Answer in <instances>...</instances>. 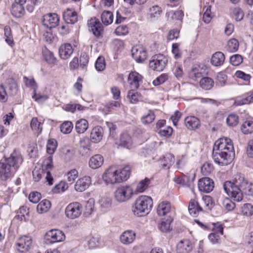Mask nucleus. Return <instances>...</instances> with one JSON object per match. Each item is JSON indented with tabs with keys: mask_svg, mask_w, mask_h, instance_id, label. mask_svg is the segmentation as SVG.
<instances>
[{
	"mask_svg": "<svg viewBox=\"0 0 253 253\" xmlns=\"http://www.w3.org/2000/svg\"><path fill=\"white\" fill-rule=\"evenodd\" d=\"M223 188L231 199L235 202H240L243 198V192L250 194L253 191V184L241 174L236 175L233 181H227Z\"/></svg>",
	"mask_w": 253,
	"mask_h": 253,
	"instance_id": "f257e3e1",
	"label": "nucleus"
},
{
	"mask_svg": "<svg viewBox=\"0 0 253 253\" xmlns=\"http://www.w3.org/2000/svg\"><path fill=\"white\" fill-rule=\"evenodd\" d=\"M235 156L232 140L227 137L220 138L216 140L212 150L214 161L221 166L229 164Z\"/></svg>",
	"mask_w": 253,
	"mask_h": 253,
	"instance_id": "f03ea898",
	"label": "nucleus"
},
{
	"mask_svg": "<svg viewBox=\"0 0 253 253\" xmlns=\"http://www.w3.org/2000/svg\"><path fill=\"white\" fill-rule=\"evenodd\" d=\"M23 162L20 153L14 151L10 156L6 159L5 163H0V177L6 180L17 171Z\"/></svg>",
	"mask_w": 253,
	"mask_h": 253,
	"instance_id": "7ed1b4c3",
	"label": "nucleus"
},
{
	"mask_svg": "<svg viewBox=\"0 0 253 253\" xmlns=\"http://www.w3.org/2000/svg\"><path fill=\"white\" fill-rule=\"evenodd\" d=\"M153 204V200L150 196H140L133 204L131 211L134 215L138 217L143 216L150 212Z\"/></svg>",
	"mask_w": 253,
	"mask_h": 253,
	"instance_id": "20e7f679",
	"label": "nucleus"
},
{
	"mask_svg": "<svg viewBox=\"0 0 253 253\" xmlns=\"http://www.w3.org/2000/svg\"><path fill=\"white\" fill-rule=\"evenodd\" d=\"M167 58L162 54L154 55L149 61L150 68L158 72L162 71L166 68L168 64Z\"/></svg>",
	"mask_w": 253,
	"mask_h": 253,
	"instance_id": "39448f33",
	"label": "nucleus"
},
{
	"mask_svg": "<svg viewBox=\"0 0 253 253\" xmlns=\"http://www.w3.org/2000/svg\"><path fill=\"white\" fill-rule=\"evenodd\" d=\"M133 194L132 188L128 185L118 187L114 193L115 199L119 202H125L128 200Z\"/></svg>",
	"mask_w": 253,
	"mask_h": 253,
	"instance_id": "423d86ee",
	"label": "nucleus"
},
{
	"mask_svg": "<svg viewBox=\"0 0 253 253\" xmlns=\"http://www.w3.org/2000/svg\"><path fill=\"white\" fill-rule=\"evenodd\" d=\"M65 239L64 233L58 229H51L45 233L44 240L46 244H53L63 241Z\"/></svg>",
	"mask_w": 253,
	"mask_h": 253,
	"instance_id": "0eeeda50",
	"label": "nucleus"
},
{
	"mask_svg": "<svg viewBox=\"0 0 253 253\" xmlns=\"http://www.w3.org/2000/svg\"><path fill=\"white\" fill-rule=\"evenodd\" d=\"M102 179L107 184H114L121 182L118 170L114 167H111L105 170L102 175Z\"/></svg>",
	"mask_w": 253,
	"mask_h": 253,
	"instance_id": "6e6552de",
	"label": "nucleus"
},
{
	"mask_svg": "<svg viewBox=\"0 0 253 253\" xmlns=\"http://www.w3.org/2000/svg\"><path fill=\"white\" fill-rule=\"evenodd\" d=\"M83 212V207L78 202H73L69 204L65 209L66 216L72 219L80 216Z\"/></svg>",
	"mask_w": 253,
	"mask_h": 253,
	"instance_id": "1a4fd4ad",
	"label": "nucleus"
},
{
	"mask_svg": "<svg viewBox=\"0 0 253 253\" xmlns=\"http://www.w3.org/2000/svg\"><path fill=\"white\" fill-rule=\"evenodd\" d=\"M41 167V169H43V172L45 173L46 182L49 185H52L53 184V178L50 171L53 169L52 157L50 156L45 158L43 161Z\"/></svg>",
	"mask_w": 253,
	"mask_h": 253,
	"instance_id": "9d476101",
	"label": "nucleus"
},
{
	"mask_svg": "<svg viewBox=\"0 0 253 253\" xmlns=\"http://www.w3.org/2000/svg\"><path fill=\"white\" fill-rule=\"evenodd\" d=\"M32 239L28 236H23L20 237L15 244V247L18 252L21 253H27L32 245Z\"/></svg>",
	"mask_w": 253,
	"mask_h": 253,
	"instance_id": "9b49d317",
	"label": "nucleus"
},
{
	"mask_svg": "<svg viewBox=\"0 0 253 253\" xmlns=\"http://www.w3.org/2000/svg\"><path fill=\"white\" fill-rule=\"evenodd\" d=\"M131 55L137 62L141 63L146 59L147 53L144 47L141 45H136L132 47Z\"/></svg>",
	"mask_w": 253,
	"mask_h": 253,
	"instance_id": "f8f14e48",
	"label": "nucleus"
},
{
	"mask_svg": "<svg viewBox=\"0 0 253 253\" xmlns=\"http://www.w3.org/2000/svg\"><path fill=\"white\" fill-rule=\"evenodd\" d=\"M142 76L136 71L131 72L127 78V83L130 88L137 89L142 82Z\"/></svg>",
	"mask_w": 253,
	"mask_h": 253,
	"instance_id": "ddd939ff",
	"label": "nucleus"
},
{
	"mask_svg": "<svg viewBox=\"0 0 253 253\" xmlns=\"http://www.w3.org/2000/svg\"><path fill=\"white\" fill-rule=\"evenodd\" d=\"M59 21L57 14L49 13L43 16L42 24L47 28H52L57 26Z\"/></svg>",
	"mask_w": 253,
	"mask_h": 253,
	"instance_id": "4468645a",
	"label": "nucleus"
},
{
	"mask_svg": "<svg viewBox=\"0 0 253 253\" xmlns=\"http://www.w3.org/2000/svg\"><path fill=\"white\" fill-rule=\"evenodd\" d=\"M213 182L209 177H204L199 180L198 188L201 192L210 193L213 190Z\"/></svg>",
	"mask_w": 253,
	"mask_h": 253,
	"instance_id": "2eb2a0df",
	"label": "nucleus"
},
{
	"mask_svg": "<svg viewBox=\"0 0 253 253\" xmlns=\"http://www.w3.org/2000/svg\"><path fill=\"white\" fill-rule=\"evenodd\" d=\"M91 183V178L88 176H85L79 178L75 185L74 188L76 191L82 192L89 187Z\"/></svg>",
	"mask_w": 253,
	"mask_h": 253,
	"instance_id": "dca6fc26",
	"label": "nucleus"
},
{
	"mask_svg": "<svg viewBox=\"0 0 253 253\" xmlns=\"http://www.w3.org/2000/svg\"><path fill=\"white\" fill-rule=\"evenodd\" d=\"M89 30L92 31L94 35L99 37L103 32L101 23L96 18H92L88 22Z\"/></svg>",
	"mask_w": 253,
	"mask_h": 253,
	"instance_id": "f3484780",
	"label": "nucleus"
},
{
	"mask_svg": "<svg viewBox=\"0 0 253 253\" xmlns=\"http://www.w3.org/2000/svg\"><path fill=\"white\" fill-rule=\"evenodd\" d=\"M136 238V233L132 230H127L120 235L121 242L126 245L132 243Z\"/></svg>",
	"mask_w": 253,
	"mask_h": 253,
	"instance_id": "a211bd4d",
	"label": "nucleus"
},
{
	"mask_svg": "<svg viewBox=\"0 0 253 253\" xmlns=\"http://www.w3.org/2000/svg\"><path fill=\"white\" fill-rule=\"evenodd\" d=\"M206 68L203 65H194L189 72V76L193 80L201 78L205 74Z\"/></svg>",
	"mask_w": 253,
	"mask_h": 253,
	"instance_id": "6ab92c4d",
	"label": "nucleus"
},
{
	"mask_svg": "<svg viewBox=\"0 0 253 253\" xmlns=\"http://www.w3.org/2000/svg\"><path fill=\"white\" fill-rule=\"evenodd\" d=\"M80 153L82 156H86L89 155V152L91 151L90 140L87 137L81 138L80 140Z\"/></svg>",
	"mask_w": 253,
	"mask_h": 253,
	"instance_id": "aec40b11",
	"label": "nucleus"
},
{
	"mask_svg": "<svg viewBox=\"0 0 253 253\" xmlns=\"http://www.w3.org/2000/svg\"><path fill=\"white\" fill-rule=\"evenodd\" d=\"M162 12L161 7L157 5H153L148 9L147 18L151 21L156 20L161 16Z\"/></svg>",
	"mask_w": 253,
	"mask_h": 253,
	"instance_id": "412c9836",
	"label": "nucleus"
},
{
	"mask_svg": "<svg viewBox=\"0 0 253 253\" xmlns=\"http://www.w3.org/2000/svg\"><path fill=\"white\" fill-rule=\"evenodd\" d=\"M133 141L131 136L127 132H124L121 133L119 140V145L130 149L132 148Z\"/></svg>",
	"mask_w": 253,
	"mask_h": 253,
	"instance_id": "4be33fe9",
	"label": "nucleus"
},
{
	"mask_svg": "<svg viewBox=\"0 0 253 253\" xmlns=\"http://www.w3.org/2000/svg\"><path fill=\"white\" fill-rule=\"evenodd\" d=\"M193 249V246L190 240L185 239L180 241L177 245V253H189Z\"/></svg>",
	"mask_w": 253,
	"mask_h": 253,
	"instance_id": "5701e85b",
	"label": "nucleus"
},
{
	"mask_svg": "<svg viewBox=\"0 0 253 253\" xmlns=\"http://www.w3.org/2000/svg\"><path fill=\"white\" fill-rule=\"evenodd\" d=\"M73 52L72 46L69 43L62 44L59 48V54L62 59H67L70 57Z\"/></svg>",
	"mask_w": 253,
	"mask_h": 253,
	"instance_id": "b1692460",
	"label": "nucleus"
},
{
	"mask_svg": "<svg viewBox=\"0 0 253 253\" xmlns=\"http://www.w3.org/2000/svg\"><path fill=\"white\" fill-rule=\"evenodd\" d=\"M65 21L68 24H73L78 21V15L74 9L67 8L63 14Z\"/></svg>",
	"mask_w": 253,
	"mask_h": 253,
	"instance_id": "393cba45",
	"label": "nucleus"
},
{
	"mask_svg": "<svg viewBox=\"0 0 253 253\" xmlns=\"http://www.w3.org/2000/svg\"><path fill=\"white\" fill-rule=\"evenodd\" d=\"M103 135V128L100 126L94 127L90 132V140L95 143L99 142Z\"/></svg>",
	"mask_w": 253,
	"mask_h": 253,
	"instance_id": "a878e982",
	"label": "nucleus"
},
{
	"mask_svg": "<svg viewBox=\"0 0 253 253\" xmlns=\"http://www.w3.org/2000/svg\"><path fill=\"white\" fill-rule=\"evenodd\" d=\"M186 127L190 130H194L198 128L200 126L199 120L194 116L187 117L184 120Z\"/></svg>",
	"mask_w": 253,
	"mask_h": 253,
	"instance_id": "bb28decb",
	"label": "nucleus"
},
{
	"mask_svg": "<svg viewBox=\"0 0 253 253\" xmlns=\"http://www.w3.org/2000/svg\"><path fill=\"white\" fill-rule=\"evenodd\" d=\"M253 103V90L249 92L242 96L237 97L235 100L236 105H242Z\"/></svg>",
	"mask_w": 253,
	"mask_h": 253,
	"instance_id": "cd10ccee",
	"label": "nucleus"
},
{
	"mask_svg": "<svg viewBox=\"0 0 253 253\" xmlns=\"http://www.w3.org/2000/svg\"><path fill=\"white\" fill-rule=\"evenodd\" d=\"M104 158L99 154H96L90 158L88 165L92 169H96L100 168L103 164Z\"/></svg>",
	"mask_w": 253,
	"mask_h": 253,
	"instance_id": "c85d7f7f",
	"label": "nucleus"
},
{
	"mask_svg": "<svg viewBox=\"0 0 253 253\" xmlns=\"http://www.w3.org/2000/svg\"><path fill=\"white\" fill-rule=\"evenodd\" d=\"M224 54L220 51L215 52L211 56V64L215 67L221 66L224 64Z\"/></svg>",
	"mask_w": 253,
	"mask_h": 253,
	"instance_id": "c756f323",
	"label": "nucleus"
},
{
	"mask_svg": "<svg viewBox=\"0 0 253 253\" xmlns=\"http://www.w3.org/2000/svg\"><path fill=\"white\" fill-rule=\"evenodd\" d=\"M88 128V121L84 119H81L76 121L75 129L79 134L84 133Z\"/></svg>",
	"mask_w": 253,
	"mask_h": 253,
	"instance_id": "7c9ffc66",
	"label": "nucleus"
},
{
	"mask_svg": "<svg viewBox=\"0 0 253 253\" xmlns=\"http://www.w3.org/2000/svg\"><path fill=\"white\" fill-rule=\"evenodd\" d=\"M174 156L170 153L166 154L161 161L162 167L166 169H169L174 162Z\"/></svg>",
	"mask_w": 253,
	"mask_h": 253,
	"instance_id": "2f4dec72",
	"label": "nucleus"
},
{
	"mask_svg": "<svg viewBox=\"0 0 253 253\" xmlns=\"http://www.w3.org/2000/svg\"><path fill=\"white\" fill-rule=\"evenodd\" d=\"M188 211L191 215L196 216L199 212L202 211V208L197 201L191 200L188 206Z\"/></svg>",
	"mask_w": 253,
	"mask_h": 253,
	"instance_id": "473e14b6",
	"label": "nucleus"
},
{
	"mask_svg": "<svg viewBox=\"0 0 253 253\" xmlns=\"http://www.w3.org/2000/svg\"><path fill=\"white\" fill-rule=\"evenodd\" d=\"M24 5L13 3L11 6V12L15 17L20 18L25 13Z\"/></svg>",
	"mask_w": 253,
	"mask_h": 253,
	"instance_id": "72a5a7b5",
	"label": "nucleus"
},
{
	"mask_svg": "<svg viewBox=\"0 0 253 253\" xmlns=\"http://www.w3.org/2000/svg\"><path fill=\"white\" fill-rule=\"evenodd\" d=\"M170 203L168 202H162L157 208V211L159 215L164 216L170 211Z\"/></svg>",
	"mask_w": 253,
	"mask_h": 253,
	"instance_id": "f704fd0d",
	"label": "nucleus"
},
{
	"mask_svg": "<svg viewBox=\"0 0 253 253\" xmlns=\"http://www.w3.org/2000/svg\"><path fill=\"white\" fill-rule=\"evenodd\" d=\"M151 183L150 179L145 178L141 180L137 185L135 189V192L138 193L144 192L149 187Z\"/></svg>",
	"mask_w": 253,
	"mask_h": 253,
	"instance_id": "c9c22d12",
	"label": "nucleus"
},
{
	"mask_svg": "<svg viewBox=\"0 0 253 253\" xmlns=\"http://www.w3.org/2000/svg\"><path fill=\"white\" fill-rule=\"evenodd\" d=\"M118 170L121 182L126 180L129 178L130 174V168L129 166H126Z\"/></svg>",
	"mask_w": 253,
	"mask_h": 253,
	"instance_id": "e433bc0d",
	"label": "nucleus"
},
{
	"mask_svg": "<svg viewBox=\"0 0 253 253\" xmlns=\"http://www.w3.org/2000/svg\"><path fill=\"white\" fill-rule=\"evenodd\" d=\"M42 55L45 60L50 64L55 63L56 58L55 57L52 52L49 50L47 48L44 47L42 49Z\"/></svg>",
	"mask_w": 253,
	"mask_h": 253,
	"instance_id": "4c0bfd02",
	"label": "nucleus"
},
{
	"mask_svg": "<svg viewBox=\"0 0 253 253\" xmlns=\"http://www.w3.org/2000/svg\"><path fill=\"white\" fill-rule=\"evenodd\" d=\"M172 222V219L170 218H168L166 220H162L159 224V229L163 232H168L172 230L171 223Z\"/></svg>",
	"mask_w": 253,
	"mask_h": 253,
	"instance_id": "58836bf2",
	"label": "nucleus"
},
{
	"mask_svg": "<svg viewBox=\"0 0 253 253\" xmlns=\"http://www.w3.org/2000/svg\"><path fill=\"white\" fill-rule=\"evenodd\" d=\"M155 119V115L153 110H149L141 117V122L144 125L152 123Z\"/></svg>",
	"mask_w": 253,
	"mask_h": 253,
	"instance_id": "ea45409f",
	"label": "nucleus"
},
{
	"mask_svg": "<svg viewBox=\"0 0 253 253\" xmlns=\"http://www.w3.org/2000/svg\"><path fill=\"white\" fill-rule=\"evenodd\" d=\"M132 89L127 92V98L131 103L135 104L141 99V96L139 93Z\"/></svg>",
	"mask_w": 253,
	"mask_h": 253,
	"instance_id": "a19ab883",
	"label": "nucleus"
},
{
	"mask_svg": "<svg viewBox=\"0 0 253 253\" xmlns=\"http://www.w3.org/2000/svg\"><path fill=\"white\" fill-rule=\"evenodd\" d=\"M51 207L50 202L47 200L42 201L37 207L38 213H42L47 212Z\"/></svg>",
	"mask_w": 253,
	"mask_h": 253,
	"instance_id": "79ce46f5",
	"label": "nucleus"
},
{
	"mask_svg": "<svg viewBox=\"0 0 253 253\" xmlns=\"http://www.w3.org/2000/svg\"><path fill=\"white\" fill-rule=\"evenodd\" d=\"M200 84L203 89L210 90L213 86L214 82L211 78L205 77L201 80Z\"/></svg>",
	"mask_w": 253,
	"mask_h": 253,
	"instance_id": "37998d69",
	"label": "nucleus"
},
{
	"mask_svg": "<svg viewBox=\"0 0 253 253\" xmlns=\"http://www.w3.org/2000/svg\"><path fill=\"white\" fill-rule=\"evenodd\" d=\"M239 46L238 40L236 39H232L227 42L226 49L229 52H235L238 50Z\"/></svg>",
	"mask_w": 253,
	"mask_h": 253,
	"instance_id": "c03bdc74",
	"label": "nucleus"
},
{
	"mask_svg": "<svg viewBox=\"0 0 253 253\" xmlns=\"http://www.w3.org/2000/svg\"><path fill=\"white\" fill-rule=\"evenodd\" d=\"M101 18L102 23L105 25H108L113 22V15L109 11H104L102 13Z\"/></svg>",
	"mask_w": 253,
	"mask_h": 253,
	"instance_id": "a18cd8bd",
	"label": "nucleus"
},
{
	"mask_svg": "<svg viewBox=\"0 0 253 253\" xmlns=\"http://www.w3.org/2000/svg\"><path fill=\"white\" fill-rule=\"evenodd\" d=\"M241 129L245 134H248L253 132V122L246 121L241 126Z\"/></svg>",
	"mask_w": 253,
	"mask_h": 253,
	"instance_id": "49530a36",
	"label": "nucleus"
},
{
	"mask_svg": "<svg viewBox=\"0 0 253 253\" xmlns=\"http://www.w3.org/2000/svg\"><path fill=\"white\" fill-rule=\"evenodd\" d=\"M31 127L33 131L37 133H40L42 131V124L40 122L37 118H33L31 122Z\"/></svg>",
	"mask_w": 253,
	"mask_h": 253,
	"instance_id": "de8ad7c7",
	"label": "nucleus"
},
{
	"mask_svg": "<svg viewBox=\"0 0 253 253\" xmlns=\"http://www.w3.org/2000/svg\"><path fill=\"white\" fill-rule=\"evenodd\" d=\"M68 188V184L65 181H61L55 185L52 189V191L54 193H59L65 192Z\"/></svg>",
	"mask_w": 253,
	"mask_h": 253,
	"instance_id": "09e8293b",
	"label": "nucleus"
},
{
	"mask_svg": "<svg viewBox=\"0 0 253 253\" xmlns=\"http://www.w3.org/2000/svg\"><path fill=\"white\" fill-rule=\"evenodd\" d=\"M203 11H204L203 16V21L207 24L209 23L213 16L211 12V6L204 7Z\"/></svg>",
	"mask_w": 253,
	"mask_h": 253,
	"instance_id": "8fccbe9b",
	"label": "nucleus"
},
{
	"mask_svg": "<svg viewBox=\"0 0 253 253\" xmlns=\"http://www.w3.org/2000/svg\"><path fill=\"white\" fill-rule=\"evenodd\" d=\"M57 143L54 139H49L46 145L47 153L50 155L53 154L57 149Z\"/></svg>",
	"mask_w": 253,
	"mask_h": 253,
	"instance_id": "3c124183",
	"label": "nucleus"
},
{
	"mask_svg": "<svg viewBox=\"0 0 253 253\" xmlns=\"http://www.w3.org/2000/svg\"><path fill=\"white\" fill-rule=\"evenodd\" d=\"M4 35L5 37L6 42L12 46L14 44L12 35L10 28L9 26H5L4 28Z\"/></svg>",
	"mask_w": 253,
	"mask_h": 253,
	"instance_id": "603ef678",
	"label": "nucleus"
},
{
	"mask_svg": "<svg viewBox=\"0 0 253 253\" xmlns=\"http://www.w3.org/2000/svg\"><path fill=\"white\" fill-rule=\"evenodd\" d=\"M23 81L27 87H31L33 90V92L36 91V89L38 88V85L33 77H30L28 78L24 77L23 78Z\"/></svg>",
	"mask_w": 253,
	"mask_h": 253,
	"instance_id": "864d4df0",
	"label": "nucleus"
},
{
	"mask_svg": "<svg viewBox=\"0 0 253 253\" xmlns=\"http://www.w3.org/2000/svg\"><path fill=\"white\" fill-rule=\"evenodd\" d=\"M226 123L230 126H236L239 122L238 116L235 114H229L226 118Z\"/></svg>",
	"mask_w": 253,
	"mask_h": 253,
	"instance_id": "5fc2aeb1",
	"label": "nucleus"
},
{
	"mask_svg": "<svg viewBox=\"0 0 253 253\" xmlns=\"http://www.w3.org/2000/svg\"><path fill=\"white\" fill-rule=\"evenodd\" d=\"M73 128V125L71 122L67 121L62 124L60 126V130L64 134L70 133Z\"/></svg>",
	"mask_w": 253,
	"mask_h": 253,
	"instance_id": "6e6d98bb",
	"label": "nucleus"
},
{
	"mask_svg": "<svg viewBox=\"0 0 253 253\" xmlns=\"http://www.w3.org/2000/svg\"><path fill=\"white\" fill-rule=\"evenodd\" d=\"M100 206L104 211L109 210L112 206V200L110 198L103 197L100 200Z\"/></svg>",
	"mask_w": 253,
	"mask_h": 253,
	"instance_id": "4d7b16f0",
	"label": "nucleus"
},
{
	"mask_svg": "<svg viewBox=\"0 0 253 253\" xmlns=\"http://www.w3.org/2000/svg\"><path fill=\"white\" fill-rule=\"evenodd\" d=\"M45 176V173L43 172V169L41 168L36 167L33 170V177L35 181H39L42 176Z\"/></svg>",
	"mask_w": 253,
	"mask_h": 253,
	"instance_id": "13d9d810",
	"label": "nucleus"
},
{
	"mask_svg": "<svg viewBox=\"0 0 253 253\" xmlns=\"http://www.w3.org/2000/svg\"><path fill=\"white\" fill-rule=\"evenodd\" d=\"M242 214L247 216H250L253 214V206L251 204H245L241 208Z\"/></svg>",
	"mask_w": 253,
	"mask_h": 253,
	"instance_id": "bf43d9fd",
	"label": "nucleus"
},
{
	"mask_svg": "<svg viewBox=\"0 0 253 253\" xmlns=\"http://www.w3.org/2000/svg\"><path fill=\"white\" fill-rule=\"evenodd\" d=\"M213 165L209 162L205 163L201 168V171L202 173L205 175H208L210 174L213 171Z\"/></svg>",
	"mask_w": 253,
	"mask_h": 253,
	"instance_id": "052dcab7",
	"label": "nucleus"
},
{
	"mask_svg": "<svg viewBox=\"0 0 253 253\" xmlns=\"http://www.w3.org/2000/svg\"><path fill=\"white\" fill-rule=\"evenodd\" d=\"M95 67L98 71H103L106 67L105 59L103 57L99 56L97 59Z\"/></svg>",
	"mask_w": 253,
	"mask_h": 253,
	"instance_id": "680f3d73",
	"label": "nucleus"
},
{
	"mask_svg": "<svg viewBox=\"0 0 253 253\" xmlns=\"http://www.w3.org/2000/svg\"><path fill=\"white\" fill-rule=\"evenodd\" d=\"M66 176L68 181L72 184L78 177V171L73 169L67 173Z\"/></svg>",
	"mask_w": 253,
	"mask_h": 253,
	"instance_id": "e2e57ef3",
	"label": "nucleus"
},
{
	"mask_svg": "<svg viewBox=\"0 0 253 253\" xmlns=\"http://www.w3.org/2000/svg\"><path fill=\"white\" fill-rule=\"evenodd\" d=\"M120 107V103L117 101H111L105 106V110L108 113L116 110Z\"/></svg>",
	"mask_w": 253,
	"mask_h": 253,
	"instance_id": "0e129e2a",
	"label": "nucleus"
},
{
	"mask_svg": "<svg viewBox=\"0 0 253 253\" xmlns=\"http://www.w3.org/2000/svg\"><path fill=\"white\" fill-rule=\"evenodd\" d=\"M235 76L237 78L246 82L248 84H249L250 82L251 76L250 74H246L242 71H237L235 73Z\"/></svg>",
	"mask_w": 253,
	"mask_h": 253,
	"instance_id": "69168bd1",
	"label": "nucleus"
},
{
	"mask_svg": "<svg viewBox=\"0 0 253 253\" xmlns=\"http://www.w3.org/2000/svg\"><path fill=\"white\" fill-rule=\"evenodd\" d=\"M244 12L240 7H236L233 10V17L236 21H240L244 17Z\"/></svg>",
	"mask_w": 253,
	"mask_h": 253,
	"instance_id": "338daca9",
	"label": "nucleus"
},
{
	"mask_svg": "<svg viewBox=\"0 0 253 253\" xmlns=\"http://www.w3.org/2000/svg\"><path fill=\"white\" fill-rule=\"evenodd\" d=\"M243 61L242 56L238 54L233 55L230 57V62L234 66H238L240 65Z\"/></svg>",
	"mask_w": 253,
	"mask_h": 253,
	"instance_id": "774afa93",
	"label": "nucleus"
}]
</instances>
